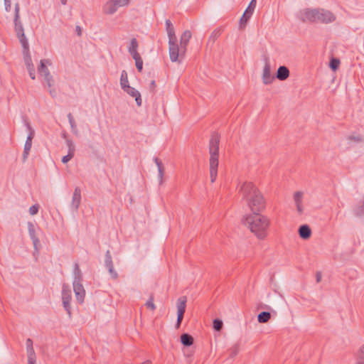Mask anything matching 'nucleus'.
I'll list each match as a JSON object with an SVG mask.
<instances>
[{"mask_svg":"<svg viewBox=\"0 0 364 364\" xmlns=\"http://www.w3.org/2000/svg\"><path fill=\"white\" fill-rule=\"evenodd\" d=\"M240 192L252 213H261L265 209L266 200L261 191L253 183H244L240 188Z\"/></svg>","mask_w":364,"mask_h":364,"instance_id":"nucleus-1","label":"nucleus"},{"mask_svg":"<svg viewBox=\"0 0 364 364\" xmlns=\"http://www.w3.org/2000/svg\"><path fill=\"white\" fill-rule=\"evenodd\" d=\"M242 221L257 238L262 240L267 236V228L270 223L267 216L261 215L260 213H252L244 217Z\"/></svg>","mask_w":364,"mask_h":364,"instance_id":"nucleus-2","label":"nucleus"},{"mask_svg":"<svg viewBox=\"0 0 364 364\" xmlns=\"http://www.w3.org/2000/svg\"><path fill=\"white\" fill-rule=\"evenodd\" d=\"M220 136L218 134H212L209 143L210 153V176L211 183H214L217 178L219 156Z\"/></svg>","mask_w":364,"mask_h":364,"instance_id":"nucleus-3","label":"nucleus"},{"mask_svg":"<svg viewBox=\"0 0 364 364\" xmlns=\"http://www.w3.org/2000/svg\"><path fill=\"white\" fill-rule=\"evenodd\" d=\"M14 22L17 38H18L22 47H26L28 42L24 33L23 24L20 20V5L18 3H16L14 6Z\"/></svg>","mask_w":364,"mask_h":364,"instance_id":"nucleus-4","label":"nucleus"},{"mask_svg":"<svg viewBox=\"0 0 364 364\" xmlns=\"http://www.w3.org/2000/svg\"><path fill=\"white\" fill-rule=\"evenodd\" d=\"M187 48L178 44L177 38L176 40H168V52L171 62H178L181 63L184 58Z\"/></svg>","mask_w":364,"mask_h":364,"instance_id":"nucleus-5","label":"nucleus"},{"mask_svg":"<svg viewBox=\"0 0 364 364\" xmlns=\"http://www.w3.org/2000/svg\"><path fill=\"white\" fill-rule=\"evenodd\" d=\"M257 0H252L240 19L239 29L243 30L251 18L256 7Z\"/></svg>","mask_w":364,"mask_h":364,"instance_id":"nucleus-6","label":"nucleus"},{"mask_svg":"<svg viewBox=\"0 0 364 364\" xmlns=\"http://www.w3.org/2000/svg\"><path fill=\"white\" fill-rule=\"evenodd\" d=\"M187 298L186 296H181L177 300V321L176 328H178L183 321L184 313L186 311Z\"/></svg>","mask_w":364,"mask_h":364,"instance_id":"nucleus-7","label":"nucleus"},{"mask_svg":"<svg viewBox=\"0 0 364 364\" xmlns=\"http://www.w3.org/2000/svg\"><path fill=\"white\" fill-rule=\"evenodd\" d=\"M72 299V294L71 290L69 287L66 284H63L62 287V300L63 305L65 310L67 311L68 315L70 316L71 315V306L70 301Z\"/></svg>","mask_w":364,"mask_h":364,"instance_id":"nucleus-8","label":"nucleus"},{"mask_svg":"<svg viewBox=\"0 0 364 364\" xmlns=\"http://www.w3.org/2000/svg\"><path fill=\"white\" fill-rule=\"evenodd\" d=\"M336 20L335 15L330 11L323 9H318L317 22L322 23H329Z\"/></svg>","mask_w":364,"mask_h":364,"instance_id":"nucleus-9","label":"nucleus"},{"mask_svg":"<svg viewBox=\"0 0 364 364\" xmlns=\"http://www.w3.org/2000/svg\"><path fill=\"white\" fill-rule=\"evenodd\" d=\"M73 286L77 301L80 304L83 303L85 296V290L82 284V282H77V281H73Z\"/></svg>","mask_w":364,"mask_h":364,"instance_id":"nucleus-10","label":"nucleus"},{"mask_svg":"<svg viewBox=\"0 0 364 364\" xmlns=\"http://www.w3.org/2000/svg\"><path fill=\"white\" fill-rule=\"evenodd\" d=\"M317 14L318 9H306L302 13V17L301 18V20L303 22L306 21L309 22H317Z\"/></svg>","mask_w":364,"mask_h":364,"instance_id":"nucleus-11","label":"nucleus"},{"mask_svg":"<svg viewBox=\"0 0 364 364\" xmlns=\"http://www.w3.org/2000/svg\"><path fill=\"white\" fill-rule=\"evenodd\" d=\"M265 65L263 69L262 80L264 84L269 85L272 82L274 79V76L271 75L270 65L269 63L268 58H265Z\"/></svg>","mask_w":364,"mask_h":364,"instance_id":"nucleus-12","label":"nucleus"},{"mask_svg":"<svg viewBox=\"0 0 364 364\" xmlns=\"http://www.w3.org/2000/svg\"><path fill=\"white\" fill-rule=\"evenodd\" d=\"M28 230L29 236L33 242L34 249L36 252H38L39 247H41V243L38 237L36 234L35 226L31 222L28 223Z\"/></svg>","mask_w":364,"mask_h":364,"instance_id":"nucleus-13","label":"nucleus"},{"mask_svg":"<svg viewBox=\"0 0 364 364\" xmlns=\"http://www.w3.org/2000/svg\"><path fill=\"white\" fill-rule=\"evenodd\" d=\"M81 203V190L79 187H76L74 190L72 201L70 204L71 209L77 211Z\"/></svg>","mask_w":364,"mask_h":364,"instance_id":"nucleus-14","label":"nucleus"},{"mask_svg":"<svg viewBox=\"0 0 364 364\" xmlns=\"http://www.w3.org/2000/svg\"><path fill=\"white\" fill-rule=\"evenodd\" d=\"M26 345L28 355V364L36 363V356L33 346V341L31 338H27Z\"/></svg>","mask_w":364,"mask_h":364,"instance_id":"nucleus-15","label":"nucleus"},{"mask_svg":"<svg viewBox=\"0 0 364 364\" xmlns=\"http://www.w3.org/2000/svg\"><path fill=\"white\" fill-rule=\"evenodd\" d=\"M34 136H33L32 133H31V134H28V136H27V138H26V142L24 144L23 154H22V161L23 163L26 162V160L28 159L30 151L32 147V141H33V139L34 138Z\"/></svg>","mask_w":364,"mask_h":364,"instance_id":"nucleus-16","label":"nucleus"},{"mask_svg":"<svg viewBox=\"0 0 364 364\" xmlns=\"http://www.w3.org/2000/svg\"><path fill=\"white\" fill-rule=\"evenodd\" d=\"M123 90L135 98L136 103L139 107L141 105L142 100L141 94L137 90L129 85L127 87L124 88Z\"/></svg>","mask_w":364,"mask_h":364,"instance_id":"nucleus-17","label":"nucleus"},{"mask_svg":"<svg viewBox=\"0 0 364 364\" xmlns=\"http://www.w3.org/2000/svg\"><path fill=\"white\" fill-rule=\"evenodd\" d=\"M289 76V70L287 66L281 65L277 69L276 76L278 80L284 81L287 80Z\"/></svg>","mask_w":364,"mask_h":364,"instance_id":"nucleus-18","label":"nucleus"},{"mask_svg":"<svg viewBox=\"0 0 364 364\" xmlns=\"http://www.w3.org/2000/svg\"><path fill=\"white\" fill-rule=\"evenodd\" d=\"M299 237L303 240H308L311 235V230L308 225H301L298 230Z\"/></svg>","mask_w":364,"mask_h":364,"instance_id":"nucleus-19","label":"nucleus"},{"mask_svg":"<svg viewBox=\"0 0 364 364\" xmlns=\"http://www.w3.org/2000/svg\"><path fill=\"white\" fill-rule=\"evenodd\" d=\"M47 65H51L50 60L44 59L41 60L40 65L38 67V72L41 76L47 75V73H50Z\"/></svg>","mask_w":364,"mask_h":364,"instance_id":"nucleus-20","label":"nucleus"},{"mask_svg":"<svg viewBox=\"0 0 364 364\" xmlns=\"http://www.w3.org/2000/svg\"><path fill=\"white\" fill-rule=\"evenodd\" d=\"M117 9L118 7L117 6L114 0L107 1L103 6V11L106 14H113L117 11Z\"/></svg>","mask_w":364,"mask_h":364,"instance_id":"nucleus-21","label":"nucleus"},{"mask_svg":"<svg viewBox=\"0 0 364 364\" xmlns=\"http://www.w3.org/2000/svg\"><path fill=\"white\" fill-rule=\"evenodd\" d=\"M23 54L24 63L26 65V68L33 65V64L32 63L31 56L30 52H29L28 43H27L26 47H23Z\"/></svg>","mask_w":364,"mask_h":364,"instance_id":"nucleus-22","label":"nucleus"},{"mask_svg":"<svg viewBox=\"0 0 364 364\" xmlns=\"http://www.w3.org/2000/svg\"><path fill=\"white\" fill-rule=\"evenodd\" d=\"M192 36L191 32L188 30L185 31L180 38V45L183 48H187V46L189 43V41Z\"/></svg>","mask_w":364,"mask_h":364,"instance_id":"nucleus-23","label":"nucleus"},{"mask_svg":"<svg viewBox=\"0 0 364 364\" xmlns=\"http://www.w3.org/2000/svg\"><path fill=\"white\" fill-rule=\"evenodd\" d=\"M166 31L168 37V40H176V36L175 34V30L173 28V26L170 20L167 19L166 20Z\"/></svg>","mask_w":364,"mask_h":364,"instance_id":"nucleus-24","label":"nucleus"},{"mask_svg":"<svg viewBox=\"0 0 364 364\" xmlns=\"http://www.w3.org/2000/svg\"><path fill=\"white\" fill-rule=\"evenodd\" d=\"M193 338L191 335L184 333L181 336V342L184 346L189 347L193 343Z\"/></svg>","mask_w":364,"mask_h":364,"instance_id":"nucleus-25","label":"nucleus"},{"mask_svg":"<svg viewBox=\"0 0 364 364\" xmlns=\"http://www.w3.org/2000/svg\"><path fill=\"white\" fill-rule=\"evenodd\" d=\"M73 274H74V280L73 281H77V282H82V274L81 272V270H80L77 263H75Z\"/></svg>","mask_w":364,"mask_h":364,"instance_id":"nucleus-26","label":"nucleus"},{"mask_svg":"<svg viewBox=\"0 0 364 364\" xmlns=\"http://www.w3.org/2000/svg\"><path fill=\"white\" fill-rule=\"evenodd\" d=\"M271 318V314L269 311H262L257 316L259 323H267Z\"/></svg>","mask_w":364,"mask_h":364,"instance_id":"nucleus-27","label":"nucleus"},{"mask_svg":"<svg viewBox=\"0 0 364 364\" xmlns=\"http://www.w3.org/2000/svg\"><path fill=\"white\" fill-rule=\"evenodd\" d=\"M120 85L122 90L129 85L128 75L126 70H122L120 77Z\"/></svg>","mask_w":364,"mask_h":364,"instance_id":"nucleus-28","label":"nucleus"},{"mask_svg":"<svg viewBox=\"0 0 364 364\" xmlns=\"http://www.w3.org/2000/svg\"><path fill=\"white\" fill-rule=\"evenodd\" d=\"M105 265L106 268L114 266L112 255L109 250H107L105 255Z\"/></svg>","mask_w":364,"mask_h":364,"instance_id":"nucleus-29","label":"nucleus"},{"mask_svg":"<svg viewBox=\"0 0 364 364\" xmlns=\"http://www.w3.org/2000/svg\"><path fill=\"white\" fill-rule=\"evenodd\" d=\"M221 33H222V29L220 28L215 29L212 32V33L209 38V41H212L213 43H214L219 38V36L221 35Z\"/></svg>","mask_w":364,"mask_h":364,"instance_id":"nucleus-30","label":"nucleus"},{"mask_svg":"<svg viewBox=\"0 0 364 364\" xmlns=\"http://www.w3.org/2000/svg\"><path fill=\"white\" fill-rule=\"evenodd\" d=\"M139 44L137 40L134 38L131 40L130 45L128 48V51L130 53L131 52H136Z\"/></svg>","mask_w":364,"mask_h":364,"instance_id":"nucleus-31","label":"nucleus"},{"mask_svg":"<svg viewBox=\"0 0 364 364\" xmlns=\"http://www.w3.org/2000/svg\"><path fill=\"white\" fill-rule=\"evenodd\" d=\"M68 121H69V123L70 124V127H71V129H72V132L77 134V127H76V124H75V119L72 115L71 113H69L68 114Z\"/></svg>","mask_w":364,"mask_h":364,"instance_id":"nucleus-32","label":"nucleus"},{"mask_svg":"<svg viewBox=\"0 0 364 364\" xmlns=\"http://www.w3.org/2000/svg\"><path fill=\"white\" fill-rule=\"evenodd\" d=\"M44 80L48 88L52 87L54 85V79L50 73H47V75H44Z\"/></svg>","mask_w":364,"mask_h":364,"instance_id":"nucleus-33","label":"nucleus"},{"mask_svg":"<svg viewBox=\"0 0 364 364\" xmlns=\"http://www.w3.org/2000/svg\"><path fill=\"white\" fill-rule=\"evenodd\" d=\"M357 364H364V344L360 347L358 351Z\"/></svg>","mask_w":364,"mask_h":364,"instance_id":"nucleus-34","label":"nucleus"},{"mask_svg":"<svg viewBox=\"0 0 364 364\" xmlns=\"http://www.w3.org/2000/svg\"><path fill=\"white\" fill-rule=\"evenodd\" d=\"M223 326V323L222 320H220L219 318H215L213 320V326L215 331H220L222 329Z\"/></svg>","mask_w":364,"mask_h":364,"instance_id":"nucleus-35","label":"nucleus"},{"mask_svg":"<svg viewBox=\"0 0 364 364\" xmlns=\"http://www.w3.org/2000/svg\"><path fill=\"white\" fill-rule=\"evenodd\" d=\"M340 60L338 58H333L330 60L329 66L332 70L335 71L338 68Z\"/></svg>","mask_w":364,"mask_h":364,"instance_id":"nucleus-36","label":"nucleus"},{"mask_svg":"<svg viewBox=\"0 0 364 364\" xmlns=\"http://www.w3.org/2000/svg\"><path fill=\"white\" fill-rule=\"evenodd\" d=\"M303 198V193L301 191H296L294 194V200L295 202V204H301Z\"/></svg>","mask_w":364,"mask_h":364,"instance_id":"nucleus-37","label":"nucleus"},{"mask_svg":"<svg viewBox=\"0 0 364 364\" xmlns=\"http://www.w3.org/2000/svg\"><path fill=\"white\" fill-rule=\"evenodd\" d=\"M240 348L238 344H235L230 350L229 355L231 358H234L239 352Z\"/></svg>","mask_w":364,"mask_h":364,"instance_id":"nucleus-38","label":"nucleus"},{"mask_svg":"<svg viewBox=\"0 0 364 364\" xmlns=\"http://www.w3.org/2000/svg\"><path fill=\"white\" fill-rule=\"evenodd\" d=\"M66 144H67V146H68V153H70L71 154L75 155V145H74L73 141L68 139L66 141Z\"/></svg>","mask_w":364,"mask_h":364,"instance_id":"nucleus-39","label":"nucleus"},{"mask_svg":"<svg viewBox=\"0 0 364 364\" xmlns=\"http://www.w3.org/2000/svg\"><path fill=\"white\" fill-rule=\"evenodd\" d=\"M145 305L148 309H150L152 311L156 309V306L154 304V296L153 295L150 296L149 299L146 302Z\"/></svg>","mask_w":364,"mask_h":364,"instance_id":"nucleus-40","label":"nucleus"},{"mask_svg":"<svg viewBox=\"0 0 364 364\" xmlns=\"http://www.w3.org/2000/svg\"><path fill=\"white\" fill-rule=\"evenodd\" d=\"M107 269L112 279H117L118 278V274L115 271L114 266H111L110 267H108Z\"/></svg>","mask_w":364,"mask_h":364,"instance_id":"nucleus-41","label":"nucleus"},{"mask_svg":"<svg viewBox=\"0 0 364 364\" xmlns=\"http://www.w3.org/2000/svg\"><path fill=\"white\" fill-rule=\"evenodd\" d=\"M355 214L357 216H361L364 214V203H362V204L358 206L356 209H355Z\"/></svg>","mask_w":364,"mask_h":364,"instance_id":"nucleus-42","label":"nucleus"},{"mask_svg":"<svg viewBox=\"0 0 364 364\" xmlns=\"http://www.w3.org/2000/svg\"><path fill=\"white\" fill-rule=\"evenodd\" d=\"M38 209H39V205L38 204L33 205L29 208V213L31 215H36L38 212Z\"/></svg>","mask_w":364,"mask_h":364,"instance_id":"nucleus-43","label":"nucleus"},{"mask_svg":"<svg viewBox=\"0 0 364 364\" xmlns=\"http://www.w3.org/2000/svg\"><path fill=\"white\" fill-rule=\"evenodd\" d=\"M114 1L115 2L117 6L119 8L127 5L129 2V0H114Z\"/></svg>","mask_w":364,"mask_h":364,"instance_id":"nucleus-44","label":"nucleus"},{"mask_svg":"<svg viewBox=\"0 0 364 364\" xmlns=\"http://www.w3.org/2000/svg\"><path fill=\"white\" fill-rule=\"evenodd\" d=\"M26 68L28 70V72L29 73V75H30L31 78L32 80H35L36 79V74H35L34 65H32L31 67H28Z\"/></svg>","mask_w":364,"mask_h":364,"instance_id":"nucleus-45","label":"nucleus"},{"mask_svg":"<svg viewBox=\"0 0 364 364\" xmlns=\"http://www.w3.org/2000/svg\"><path fill=\"white\" fill-rule=\"evenodd\" d=\"M136 69L139 72H141L143 69V60L142 58L135 60Z\"/></svg>","mask_w":364,"mask_h":364,"instance_id":"nucleus-46","label":"nucleus"},{"mask_svg":"<svg viewBox=\"0 0 364 364\" xmlns=\"http://www.w3.org/2000/svg\"><path fill=\"white\" fill-rule=\"evenodd\" d=\"M25 126L26 127L28 131V134H31L32 133L33 136H35V130L32 128L29 122H28L27 120H25Z\"/></svg>","mask_w":364,"mask_h":364,"instance_id":"nucleus-47","label":"nucleus"},{"mask_svg":"<svg viewBox=\"0 0 364 364\" xmlns=\"http://www.w3.org/2000/svg\"><path fill=\"white\" fill-rule=\"evenodd\" d=\"M348 139L357 143L363 141V138L360 136H349Z\"/></svg>","mask_w":364,"mask_h":364,"instance_id":"nucleus-48","label":"nucleus"},{"mask_svg":"<svg viewBox=\"0 0 364 364\" xmlns=\"http://www.w3.org/2000/svg\"><path fill=\"white\" fill-rule=\"evenodd\" d=\"M74 156L73 154H71L70 153H68V154L66 156H64L63 158H62V162L63 164H66L68 163L70 160H71V159H73Z\"/></svg>","mask_w":364,"mask_h":364,"instance_id":"nucleus-49","label":"nucleus"},{"mask_svg":"<svg viewBox=\"0 0 364 364\" xmlns=\"http://www.w3.org/2000/svg\"><path fill=\"white\" fill-rule=\"evenodd\" d=\"M4 6L6 12H9L11 9V0H4Z\"/></svg>","mask_w":364,"mask_h":364,"instance_id":"nucleus-50","label":"nucleus"},{"mask_svg":"<svg viewBox=\"0 0 364 364\" xmlns=\"http://www.w3.org/2000/svg\"><path fill=\"white\" fill-rule=\"evenodd\" d=\"M158 171H159V180H160V183H161L162 182V178H163V176H164V166L160 167V168H158Z\"/></svg>","mask_w":364,"mask_h":364,"instance_id":"nucleus-51","label":"nucleus"},{"mask_svg":"<svg viewBox=\"0 0 364 364\" xmlns=\"http://www.w3.org/2000/svg\"><path fill=\"white\" fill-rule=\"evenodd\" d=\"M48 92L50 95V96L53 97V98H55L56 96H57V92H56V90L55 88H53L50 87V88H48Z\"/></svg>","mask_w":364,"mask_h":364,"instance_id":"nucleus-52","label":"nucleus"},{"mask_svg":"<svg viewBox=\"0 0 364 364\" xmlns=\"http://www.w3.org/2000/svg\"><path fill=\"white\" fill-rule=\"evenodd\" d=\"M129 54L132 56V58H134V60L141 58L139 53L137 51L136 52H131Z\"/></svg>","mask_w":364,"mask_h":364,"instance_id":"nucleus-53","label":"nucleus"},{"mask_svg":"<svg viewBox=\"0 0 364 364\" xmlns=\"http://www.w3.org/2000/svg\"><path fill=\"white\" fill-rule=\"evenodd\" d=\"M154 160L158 168L163 166V164L159 158H154Z\"/></svg>","mask_w":364,"mask_h":364,"instance_id":"nucleus-54","label":"nucleus"},{"mask_svg":"<svg viewBox=\"0 0 364 364\" xmlns=\"http://www.w3.org/2000/svg\"><path fill=\"white\" fill-rule=\"evenodd\" d=\"M156 87V85L155 80H151L150 83V90L153 92Z\"/></svg>","mask_w":364,"mask_h":364,"instance_id":"nucleus-55","label":"nucleus"},{"mask_svg":"<svg viewBox=\"0 0 364 364\" xmlns=\"http://www.w3.org/2000/svg\"><path fill=\"white\" fill-rule=\"evenodd\" d=\"M296 206L298 213L299 214H301L303 213V208H302L301 204H296Z\"/></svg>","mask_w":364,"mask_h":364,"instance_id":"nucleus-56","label":"nucleus"},{"mask_svg":"<svg viewBox=\"0 0 364 364\" xmlns=\"http://www.w3.org/2000/svg\"><path fill=\"white\" fill-rule=\"evenodd\" d=\"M76 32H77L78 36H81L82 30H81L80 26H76Z\"/></svg>","mask_w":364,"mask_h":364,"instance_id":"nucleus-57","label":"nucleus"},{"mask_svg":"<svg viewBox=\"0 0 364 364\" xmlns=\"http://www.w3.org/2000/svg\"><path fill=\"white\" fill-rule=\"evenodd\" d=\"M321 279V274L320 272H318L316 274V282L318 283V282H320Z\"/></svg>","mask_w":364,"mask_h":364,"instance_id":"nucleus-58","label":"nucleus"},{"mask_svg":"<svg viewBox=\"0 0 364 364\" xmlns=\"http://www.w3.org/2000/svg\"><path fill=\"white\" fill-rule=\"evenodd\" d=\"M141 364H151V360H146V361L143 362V363H141Z\"/></svg>","mask_w":364,"mask_h":364,"instance_id":"nucleus-59","label":"nucleus"},{"mask_svg":"<svg viewBox=\"0 0 364 364\" xmlns=\"http://www.w3.org/2000/svg\"><path fill=\"white\" fill-rule=\"evenodd\" d=\"M62 4L65 5L67 3V0H60Z\"/></svg>","mask_w":364,"mask_h":364,"instance_id":"nucleus-60","label":"nucleus"}]
</instances>
